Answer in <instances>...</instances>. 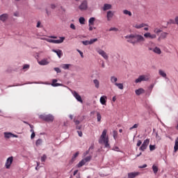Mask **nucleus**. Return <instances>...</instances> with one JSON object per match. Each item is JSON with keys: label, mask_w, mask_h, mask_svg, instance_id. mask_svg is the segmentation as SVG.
Segmentation results:
<instances>
[{"label": "nucleus", "mask_w": 178, "mask_h": 178, "mask_svg": "<svg viewBox=\"0 0 178 178\" xmlns=\"http://www.w3.org/2000/svg\"><path fill=\"white\" fill-rule=\"evenodd\" d=\"M86 165V163L83 159H82L78 164H77V168H81Z\"/></svg>", "instance_id": "nucleus-29"}, {"label": "nucleus", "mask_w": 178, "mask_h": 178, "mask_svg": "<svg viewBox=\"0 0 178 178\" xmlns=\"http://www.w3.org/2000/svg\"><path fill=\"white\" fill-rule=\"evenodd\" d=\"M79 10H87L88 9V1L83 0L79 6Z\"/></svg>", "instance_id": "nucleus-7"}, {"label": "nucleus", "mask_w": 178, "mask_h": 178, "mask_svg": "<svg viewBox=\"0 0 178 178\" xmlns=\"http://www.w3.org/2000/svg\"><path fill=\"white\" fill-rule=\"evenodd\" d=\"M94 22H95V17H90L89 19V26H94Z\"/></svg>", "instance_id": "nucleus-31"}, {"label": "nucleus", "mask_w": 178, "mask_h": 178, "mask_svg": "<svg viewBox=\"0 0 178 178\" xmlns=\"http://www.w3.org/2000/svg\"><path fill=\"white\" fill-rule=\"evenodd\" d=\"M51 9H55L56 8V5L55 4H51Z\"/></svg>", "instance_id": "nucleus-55"}, {"label": "nucleus", "mask_w": 178, "mask_h": 178, "mask_svg": "<svg viewBox=\"0 0 178 178\" xmlns=\"http://www.w3.org/2000/svg\"><path fill=\"white\" fill-rule=\"evenodd\" d=\"M39 65H48V63H49V62H48V60L47 59H43L40 61L38 62Z\"/></svg>", "instance_id": "nucleus-25"}, {"label": "nucleus", "mask_w": 178, "mask_h": 178, "mask_svg": "<svg viewBox=\"0 0 178 178\" xmlns=\"http://www.w3.org/2000/svg\"><path fill=\"white\" fill-rule=\"evenodd\" d=\"M77 133H78L79 137H83V132H81V131H78Z\"/></svg>", "instance_id": "nucleus-53"}, {"label": "nucleus", "mask_w": 178, "mask_h": 178, "mask_svg": "<svg viewBox=\"0 0 178 178\" xmlns=\"http://www.w3.org/2000/svg\"><path fill=\"white\" fill-rule=\"evenodd\" d=\"M116 102V96L113 97V102Z\"/></svg>", "instance_id": "nucleus-59"}, {"label": "nucleus", "mask_w": 178, "mask_h": 178, "mask_svg": "<svg viewBox=\"0 0 178 178\" xmlns=\"http://www.w3.org/2000/svg\"><path fill=\"white\" fill-rule=\"evenodd\" d=\"M152 169H153V172L155 175H156V173H158V167L155 165H153L152 166Z\"/></svg>", "instance_id": "nucleus-35"}, {"label": "nucleus", "mask_w": 178, "mask_h": 178, "mask_svg": "<svg viewBox=\"0 0 178 178\" xmlns=\"http://www.w3.org/2000/svg\"><path fill=\"white\" fill-rule=\"evenodd\" d=\"M168 33H166V32H163V33H161V35H160V36L159 37V38H158V40H159V41L160 40H165V38H166L167 37H168Z\"/></svg>", "instance_id": "nucleus-15"}, {"label": "nucleus", "mask_w": 178, "mask_h": 178, "mask_svg": "<svg viewBox=\"0 0 178 178\" xmlns=\"http://www.w3.org/2000/svg\"><path fill=\"white\" fill-rule=\"evenodd\" d=\"M79 54H80L81 58H84V55L83 54V51H80V50H77Z\"/></svg>", "instance_id": "nucleus-52"}, {"label": "nucleus", "mask_w": 178, "mask_h": 178, "mask_svg": "<svg viewBox=\"0 0 178 178\" xmlns=\"http://www.w3.org/2000/svg\"><path fill=\"white\" fill-rule=\"evenodd\" d=\"M123 13H124V15H128V16H132L131 12H130L127 10H124Z\"/></svg>", "instance_id": "nucleus-36"}, {"label": "nucleus", "mask_w": 178, "mask_h": 178, "mask_svg": "<svg viewBox=\"0 0 178 178\" xmlns=\"http://www.w3.org/2000/svg\"><path fill=\"white\" fill-rule=\"evenodd\" d=\"M58 80L57 79H53L52 80V83H51V86L53 87H59L60 86H62V84L60 83H58Z\"/></svg>", "instance_id": "nucleus-20"}, {"label": "nucleus", "mask_w": 178, "mask_h": 178, "mask_svg": "<svg viewBox=\"0 0 178 178\" xmlns=\"http://www.w3.org/2000/svg\"><path fill=\"white\" fill-rule=\"evenodd\" d=\"M111 82L112 83V84H114V86L115 84L118 83V77L113 76L111 77Z\"/></svg>", "instance_id": "nucleus-22"}, {"label": "nucleus", "mask_w": 178, "mask_h": 178, "mask_svg": "<svg viewBox=\"0 0 178 178\" xmlns=\"http://www.w3.org/2000/svg\"><path fill=\"white\" fill-rule=\"evenodd\" d=\"M113 134L114 140H116V138H118V132L116 131H113Z\"/></svg>", "instance_id": "nucleus-41"}, {"label": "nucleus", "mask_w": 178, "mask_h": 178, "mask_svg": "<svg viewBox=\"0 0 178 178\" xmlns=\"http://www.w3.org/2000/svg\"><path fill=\"white\" fill-rule=\"evenodd\" d=\"M8 19H9V15H8L7 13H4L1 15H0V21L5 22L6 21L8 20Z\"/></svg>", "instance_id": "nucleus-12"}, {"label": "nucleus", "mask_w": 178, "mask_h": 178, "mask_svg": "<svg viewBox=\"0 0 178 178\" xmlns=\"http://www.w3.org/2000/svg\"><path fill=\"white\" fill-rule=\"evenodd\" d=\"M139 168H140V169H144V168H147V164H144L143 165L140 166Z\"/></svg>", "instance_id": "nucleus-57"}, {"label": "nucleus", "mask_w": 178, "mask_h": 178, "mask_svg": "<svg viewBox=\"0 0 178 178\" xmlns=\"http://www.w3.org/2000/svg\"><path fill=\"white\" fill-rule=\"evenodd\" d=\"M72 95L76 98V99L79 102L83 104V99H81V96L77 93L76 91L72 92Z\"/></svg>", "instance_id": "nucleus-11"}, {"label": "nucleus", "mask_w": 178, "mask_h": 178, "mask_svg": "<svg viewBox=\"0 0 178 178\" xmlns=\"http://www.w3.org/2000/svg\"><path fill=\"white\" fill-rule=\"evenodd\" d=\"M93 83L96 88H99V81H98L97 79H95L93 80Z\"/></svg>", "instance_id": "nucleus-30"}, {"label": "nucleus", "mask_w": 178, "mask_h": 178, "mask_svg": "<svg viewBox=\"0 0 178 178\" xmlns=\"http://www.w3.org/2000/svg\"><path fill=\"white\" fill-rule=\"evenodd\" d=\"M115 86L116 87H118V88H119V90H123V88H124L123 83H115Z\"/></svg>", "instance_id": "nucleus-32"}, {"label": "nucleus", "mask_w": 178, "mask_h": 178, "mask_svg": "<svg viewBox=\"0 0 178 178\" xmlns=\"http://www.w3.org/2000/svg\"><path fill=\"white\" fill-rule=\"evenodd\" d=\"M40 26H41V22H38L36 27L40 28Z\"/></svg>", "instance_id": "nucleus-56"}, {"label": "nucleus", "mask_w": 178, "mask_h": 178, "mask_svg": "<svg viewBox=\"0 0 178 178\" xmlns=\"http://www.w3.org/2000/svg\"><path fill=\"white\" fill-rule=\"evenodd\" d=\"M137 127H138V124H134L133 127L129 128V130H133V129H137Z\"/></svg>", "instance_id": "nucleus-44"}, {"label": "nucleus", "mask_w": 178, "mask_h": 178, "mask_svg": "<svg viewBox=\"0 0 178 178\" xmlns=\"http://www.w3.org/2000/svg\"><path fill=\"white\" fill-rule=\"evenodd\" d=\"M77 173H79V170H76L74 172V176H76L77 175Z\"/></svg>", "instance_id": "nucleus-58"}, {"label": "nucleus", "mask_w": 178, "mask_h": 178, "mask_svg": "<svg viewBox=\"0 0 178 178\" xmlns=\"http://www.w3.org/2000/svg\"><path fill=\"white\" fill-rule=\"evenodd\" d=\"M97 41H98L97 38H95V39H91L89 40V44L90 45L94 44V42H97Z\"/></svg>", "instance_id": "nucleus-37"}, {"label": "nucleus", "mask_w": 178, "mask_h": 178, "mask_svg": "<svg viewBox=\"0 0 178 178\" xmlns=\"http://www.w3.org/2000/svg\"><path fill=\"white\" fill-rule=\"evenodd\" d=\"M47 42H51L52 44H62L65 41V37H60L59 40H52V39H44Z\"/></svg>", "instance_id": "nucleus-5"}, {"label": "nucleus", "mask_w": 178, "mask_h": 178, "mask_svg": "<svg viewBox=\"0 0 178 178\" xmlns=\"http://www.w3.org/2000/svg\"><path fill=\"white\" fill-rule=\"evenodd\" d=\"M74 122H75V124H80V121L77 120H74Z\"/></svg>", "instance_id": "nucleus-54"}, {"label": "nucleus", "mask_w": 178, "mask_h": 178, "mask_svg": "<svg viewBox=\"0 0 178 178\" xmlns=\"http://www.w3.org/2000/svg\"><path fill=\"white\" fill-rule=\"evenodd\" d=\"M125 38L127 40V42H130L131 44H133V45H135L137 42H144V41H145V39L143 35L136 33L128 35L125 36Z\"/></svg>", "instance_id": "nucleus-1"}, {"label": "nucleus", "mask_w": 178, "mask_h": 178, "mask_svg": "<svg viewBox=\"0 0 178 178\" xmlns=\"http://www.w3.org/2000/svg\"><path fill=\"white\" fill-rule=\"evenodd\" d=\"M139 172H130L128 174V178H134L138 176Z\"/></svg>", "instance_id": "nucleus-21"}, {"label": "nucleus", "mask_w": 178, "mask_h": 178, "mask_svg": "<svg viewBox=\"0 0 178 178\" xmlns=\"http://www.w3.org/2000/svg\"><path fill=\"white\" fill-rule=\"evenodd\" d=\"M13 135V134H12V133H8V132L4 133V137L6 138H10V137H12ZM13 137H17V136L13 135Z\"/></svg>", "instance_id": "nucleus-23"}, {"label": "nucleus", "mask_w": 178, "mask_h": 178, "mask_svg": "<svg viewBox=\"0 0 178 178\" xmlns=\"http://www.w3.org/2000/svg\"><path fill=\"white\" fill-rule=\"evenodd\" d=\"M144 30H145V31H148L149 29H148V27H145V28H144Z\"/></svg>", "instance_id": "nucleus-64"}, {"label": "nucleus", "mask_w": 178, "mask_h": 178, "mask_svg": "<svg viewBox=\"0 0 178 178\" xmlns=\"http://www.w3.org/2000/svg\"><path fill=\"white\" fill-rule=\"evenodd\" d=\"M14 16H16L17 17H19V13H14Z\"/></svg>", "instance_id": "nucleus-63"}, {"label": "nucleus", "mask_w": 178, "mask_h": 178, "mask_svg": "<svg viewBox=\"0 0 178 178\" xmlns=\"http://www.w3.org/2000/svg\"><path fill=\"white\" fill-rule=\"evenodd\" d=\"M153 52L157 54L158 55H161L162 54V51H161V49L159 47H155L153 49Z\"/></svg>", "instance_id": "nucleus-24"}, {"label": "nucleus", "mask_w": 178, "mask_h": 178, "mask_svg": "<svg viewBox=\"0 0 178 178\" xmlns=\"http://www.w3.org/2000/svg\"><path fill=\"white\" fill-rule=\"evenodd\" d=\"M39 118L41 119L42 120H44V122H54V120L55 119L54 118V115L51 114H42L39 116Z\"/></svg>", "instance_id": "nucleus-4"}, {"label": "nucleus", "mask_w": 178, "mask_h": 178, "mask_svg": "<svg viewBox=\"0 0 178 178\" xmlns=\"http://www.w3.org/2000/svg\"><path fill=\"white\" fill-rule=\"evenodd\" d=\"M113 15H115V13H113V11H108L107 12V20L108 22H110V20L112 19V17H113Z\"/></svg>", "instance_id": "nucleus-14"}, {"label": "nucleus", "mask_w": 178, "mask_h": 178, "mask_svg": "<svg viewBox=\"0 0 178 178\" xmlns=\"http://www.w3.org/2000/svg\"><path fill=\"white\" fill-rule=\"evenodd\" d=\"M155 149V145H149V150L150 151H154Z\"/></svg>", "instance_id": "nucleus-46"}, {"label": "nucleus", "mask_w": 178, "mask_h": 178, "mask_svg": "<svg viewBox=\"0 0 178 178\" xmlns=\"http://www.w3.org/2000/svg\"><path fill=\"white\" fill-rule=\"evenodd\" d=\"M154 33H151L149 32H147L144 34L145 38H148L149 40H155L156 38V34H159V33H162V30L159 28H154Z\"/></svg>", "instance_id": "nucleus-3"}, {"label": "nucleus", "mask_w": 178, "mask_h": 178, "mask_svg": "<svg viewBox=\"0 0 178 178\" xmlns=\"http://www.w3.org/2000/svg\"><path fill=\"white\" fill-rule=\"evenodd\" d=\"M42 144V139H38L36 140V145H41Z\"/></svg>", "instance_id": "nucleus-40"}, {"label": "nucleus", "mask_w": 178, "mask_h": 178, "mask_svg": "<svg viewBox=\"0 0 178 178\" xmlns=\"http://www.w3.org/2000/svg\"><path fill=\"white\" fill-rule=\"evenodd\" d=\"M109 31H119V29L118 28H111Z\"/></svg>", "instance_id": "nucleus-47"}, {"label": "nucleus", "mask_w": 178, "mask_h": 178, "mask_svg": "<svg viewBox=\"0 0 178 178\" xmlns=\"http://www.w3.org/2000/svg\"><path fill=\"white\" fill-rule=\"evenodd\" d=\"M148 145H149V138H147L143 141V143L142 144V145L140 146L139 149L140 151H145V149H147V148H148Z\"/></svg>", "instance_id": "nucleus-8"}, {"label": "nucleus", "mask_w": 178, "mask_h": 178, "mask_svg": "<svg viewBox=\"0 0 178 178\" xmlns=\"http://www.w3.org/2000/svg\"><path fill=\"white\" fill-rule=\"evenodd\" d=\"M31 133H32L31 135V138L33 139L34 138V137H35V133L34 132V129H31Z\"/></svg>", "instance_id": "nucleus-38"}, {"label": "nucleus", "mask_w": 178, "mask_h": 178, "mask_svg": "<svg viewBox=\"0 0 178 178\" xmlns=\"http://www.w3.org/2000/svg\"><path fill=\"white\" fill-rule=\"evenodd\" d=\"M135 92L136 95H141V94H144V92H145V90L143 88H139L136 90Z\"/></svg>", "instance_id": "nucleus-18"}, {"label": "nucleus", "mask_w": 178, "mask_h": 178, "mask_svg": "<svg viewBox=\"0 0 178 178\" xmlns=\"http://www.w3.org/2000/svg\"><path fill=\"white\" fill-rule=\"evenodd\" d=\"M29 67H30V65L26 64V65H24L23 70H26V69H29Z\"/></svg>", "instance_id": "nucleus-49"}, {"label": "nucleus", "mask_w": 178, "mask_h": 178, "mask_svg": "<svg viewBox=\"0 0 178 178\" xmlns=\"http://www.w3.org/2000/svg\"><path fill=\"white\" fill-rule=\"evenodd\" d=\"M97 122H101V119H102L101 113L97 112Z\"/></svg>", "instance_id": "nucleus-39"}, {"label": "nucleus", "mask_w": 178, "mask_h": 178, "mask_svg": "<svg viewBox=\"0 0 178 178\" xmlns=\"http://www.w3.org/2000/svg\"><path fill=\"white\" fill-rule=\"evenodd\" d=\"M79 152H76L72 156V161H74V159L79 156Z\"/></svg>", "instance_id": "nucleus-42"}, {"label": "nucleus", "mask_w": 178, "mask_h": 178, "mask_svg": "<svg viewBox=\"0 0 178 178\" xmlns=\"http://www.w3.org/2000/svg\"><path fill=\"white\" fill-rule=\"evenodd\" d=\"M52 51H53V52H55V54H57V56H58V58H61L62 56L63 55V52L62 50H60V49H58V50L53 49Z\"/></svg>", "instance_id": "nucleus-16"}, {"label": "nucleus", "mask_w": 178, "mask_h": 178, "mask_svg": "<svg viewBox=\"0 0 178 178\" xmlns=\"http://www.w3.org/2000/svg\"><path fill=\"white\" fill-rule=\"evenodd\" d=\"M97 52L99 54V55H101V56H102V58H104V59H108L109 56H108V54H106V52H105V51L97 48L96 49Z\"/></svg>", "instance_id": "nucleus-9"}, {"label": "nucleus", "mask_w": 178, "mask_h": 178, "mask_svg": "<svg viewBox=\"0 0 178 178\" xmlns=\"http://www.w3.org/2000/svg\"><path fill=\"white\" fill-rule=\"evenodd\" d=\"M143 144V142L141 140H138V143L136 144L137 147H140Z\"/></svg>", "instance_id": "nucleus-50"}, {"label": "nucleus", "mask_w": 178, "mask_h": 178, "mask_svg": "<svg viewBox=\"0 0 178 178\" xmlns=\"http://www.w3.org/2000/svg\"><path fill=\"white\" fill-rule=\"evenodd\" d=\"M159 74H160V76H161V77L166 78V73L164 72V71L162 70H159Z\"/></svg>", "instance_id": "nucleus-28"}, {"label": "nucleus", "mask_w": 178, "mask_h": 178, "mask_svg": "<svg viewBox=\"0 0 178 178\" xmlns=\"http://www.w3.org/2000/svg\"><path fill=\"white\" fill-rule=\"evenodd\" d=\"M82 44H83V45H90V41L88 40L82 41Z\"/></svg>", "instance_id": "nucleus-45"}, {"label": "nucleus", "mask_w": 178, "mask_h": 178, "mask_svg": "<svg viewBox=\"0 0 178 178\" xmlns=\"http://www.w3.org/2000/svg\"><path fill=\"white\" fill-rule=\"evenodd\" d=\"M70 29H72V30H75L76 29V26H74V24H70Z\"/></svg>", "instance_id": "nucleus-51"}, {"label": "nucleus", "mask_w": 178, "mask_h": 178, "mask_svg": "<svg viewBox=\"0 0 178 178\" xmlns=\"http://www.w3.org/2000/svg\"><path fill=\"white\" fill-rule=\"evenodd\" d=\"M145 26H148L147 24H136L134 26V27H135V29H143V27H145Z\"/></svg>", "instance_id": "nucleus-17"}, {"label": "nucleus", "mask_w": 178, "mask_h": 178, "mask_svg": "<svg viewBox=\"0 0 178 178\" xmlns=\"http://www.w3.org/2000/svg\"><path fill=\"white\" fill-rule=\"evenodd\" d=\"M92 158V156H86L85 159H83V160L84 161L85 163H87V162H90V161H91V159Z\"/></svg>", "instance_id": "nucleus-33"}, {"label": "nucleus", "mask_w": 178, "mask_h": 178, "mask_svg": "<svg viewBox=\"0 0 178 178\" xmlns=\"http://www.w3.org/2000/svg\"><path fill=\"white\" fill-rule=\"evenodd\" d=\"M174 151H175V152H177V151H178V138H177L175 140Z\"/></svg>", "instance_id": "nucleus-26"}, {"label": "nucleus", "mask_w": 178, "mask_h": 178, "mask_svg": "<svg viewBox=\"0 0 178 178\" xmlns=\"http://www.w3.org/2000/svg\"><path fill=\"white\" fill-rule=\"evenodd\" d=\"M41 161L42 162H45V161H47V155L43 154L42 156L41 157Z\"/></svg>", "instance_id": "nucleus-43"}, {"label": "nucleus", "mask_w": 178, "mask_h": 178, "mask_svg": "<svg viewBox=\"0 0 178 178\" xmlns=\"http://www.w3.org/2000/svg\"><path fill=\"white\" fill-rule=\"evenodd\" d=\"M12 163H13V156H10L7 159L5 164L6 168L10 169V165H12Z\"/></svg>", "instance_id": "nucleus-10"}, {"label": "nucleus", "mask_w": 178, "mask_h": 178, "mask_svg": "<svg viewBox=\"0 0 178 178\" xmlns=\"http://www.w3.org/2000/svg\"><path fill=\"white\" fill-rule=\"evenodd\" d=\"M76 178H80V177H80V172H79V173L76 175Z\"/></svg>", "instance_id": "nucleus-62"}, {"label": "nucleus", "mask_w": 178, "mask_h": 178, "mask_svg": "<svg viewBox=\"0 0 178 178\" xmlns=\"http://www.w3.org/2000/svg\"><path fill=\"white\" fill-rule=\"evenodd\" d=\"M70 66H72V65L70 64H63L61 65L62 69H64V70H69V67H70Z\"/></svg>", "instance_id": "nucleus-27"}, {"label": "nucleus", "mask_w": 178, "mask_h": 178, "mask_svg": "<svg viewBox=\"0 0 178 178\" xmlns=\"http://www.w3.org/2000/svg\"><path fill=\"white\" fill-rule=\"evenodd\" d=\"M54 70L56 73H60L62 72L59 67H54Z\"/></svg>", "instance_id": "nucleus-48"}, {"label": "nucleus", "mask_w": 178, "mask_h": 178, "mask_svg": "<svg viewBox=\"0 0 178 178\" xmlns=\"http://www.w3.org/2000/svg\"><path fill=\"white\" fill-rule=\"evenodd\" d=\"M92 29H93L92 26H91V25L89 26V31H92Z\"/></svg>", "instance_id": "nucleus-60"}, {"label": "nucleus", "mask_w": 178, "mask_h": 178, "mask_svg": "<svg viewBox=\"0 0 178 178\" xmlns=\"http://www.w3.org/2000/svg\"><path fill=\"white\" fill-rule=\"evenodd\" d=\"M106 133H108V131L106 129H104L99 140V144H102L103 143L105 147L108 148V147H109V139L108 138V136L106 137Z\"/></svg>", "instance_id": "nucleus-2"}, {"label": "nucleus", "mask_w": 178, "mask_h": 178, "mask_svg": "<svg viewBox=\"0 0 178 178\" xmlns=\"http://www.w3.org/2000/svg\"><path fill=\"white\" fill-rule=\"evenodd\" d=\"M149 76L148 75H140L136 79L135 83H141V81H148Z\"/></svg>", "instance_id": "nucleus-6"}, {"label": "nucleus", "mask_w": 178, "mask_h": 178, "mask_svg": "<svg viewBox=\"0 0 178 178\" xmlns=\"http://www.w3.org/2000/svg\"><path fill=\"white\" fill-rule=\"evenodd\" d=\"M90 149H94V145H91L90 147H89V150Z\"/></svg>", "instance_id": "nucleus-61"}, {"label": "nucleus", "mask_w": 178, "mask_h": 178, "mask_svg": "<svg viewBox=\"0 0 178 178\" xmlns=\"http://www.w3.org/2000/svg\"><path fill=\"white\" fill-rule=\"evenodd\" d=\"M106 101H108V97L106 95L100 97V104H102V105H106Z\"/></svg>", "instance_id": "nucleus-13"}, {"label": "nucleus", "mask_w": 178, "mask_h": 178, "mask_svg": "<svg viewBox=\"0 0 178 178\" xmlns=\"http://www.w3.org/2000/svg\"><path fill=\"white\" fill-rule=\"evenodd\" d=\"M79 23L81 24H84L86 23V19L83 17H79Z\"/></svg>", "instance_id": "nucleus-34"}, {"label": "nucleus", "mask_w": 178, "mask_h": 178, "mask_svg": "<svg viewBox=\"0 0 178 178\" xmlns=\"http://www.w3.org/2000/svg\"><path fill=\"white\" fill-rule=\"evenodd\" d=\"M109 9H112V5L105 3L103 7V10H104V11L109 10Z\"/></svg>", "instance_id": "nucleus-19"}]
</instances>
